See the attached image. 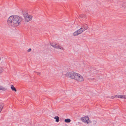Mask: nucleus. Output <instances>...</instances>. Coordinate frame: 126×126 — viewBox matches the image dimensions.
Instances as JSON below:
<instances>
[{
  "instance_id": "obj_1",
  "label": "nucleus",
  "mask_w": 126,
  "mask_h": 126,
  "mask_svg": "<svg viewBox=\"0 0 126 126\" xmlns=\"http://www.w3.org/2000/svg\"><path fill=\"white\" fill-rule=\"evenodd\" d=\"M22 20V17L17 15H13L8 18L7 23L10 26L15 27L18 26Z\"/></svg>"
},
{
  "instance_id": "obj_2",
  "label": "nucleus",
  "mask_w": 126,
  "mask_h": 126,
  "mask_svg": "<svg viewBox=\"0 0 126 126\" xmlns=\"http://www.w3.org/2000/svg\"><path fill=\"white\" fill-rule=\"evenodd\" d=\"M66 76L75 79L77 81H82L84 80L82 76L79 74L76 73L67 72Z\"/></svg>"
},
{
  "instance_id": "obj_3",
  "label": "nucleus",
  "mask_w": 126,
  "mask_h": 126,
  "mask_svg": "<svg viewBox=\"0 0 126 126\" xmlns=\"http://www.w3.org/2000/svg\"><path fill=\"white\" fill-rule=\"evenodd\" d=\"M24 17L25 21L26 22H28L32 20V16L31 15H29L28 13H26L23 14Z\"/></svg>"
},
{
  "instance_id": "obj_4",
  "label": "nucleus",
  "mask_w": 126,
  "mask_h": 126,
  "mask_svg": "<svg viewBox=\"0 0 126 126\" xmlns=\"http://www.w3.org/2000/svg\"><path fill=\"white\" fill-rule=\"evenodd\" d=\"M84 31V30L83 29V28L81 27L79 29L77 30L74 32L73 34V35L75 36H77L78 35L81 34Z\"/></svg>"
},
{
  "instance_id": "obj_5",
  "label": "nucleus",
  "mask_w": 126,
  "mask_h": 126,
  "mask_svg": "<svg viewBox=\"0 0 126 126\" xmlns=\"http://www.w3.org/2000/svg\"><path fill=\"white\" fill-rule=\"evenodd\" d=\"M51 45L54 48H57L58 49H61L64 50V48L61 46L59 44H55L54 43H52Z\"/></svg>"
},
{
  "instance_id": "obj_6",
  "label": "nucleus",
  "mask_w": 126,
  "mask_h": 126,
  "mask_svg": "<svg viewBox=\"0 0 126 126\" xmlns=\"http://www.w3.org/2000/svg\"><path fill=\"white\" fill-rule=\"evenodd\" d=\"M81 119L84 122L86 123H88L90 121L89 118L87 116H85L81 118Z\"/></svg>"
},
{
  "instance_id": "obj_7",
  "label": "nucleus",
  "mask_w": 126,
  "mask_h": 126,
  "mask_svg": "<svg viewBox=\"0 0 126 126\" xmlns=\"http://www.w3.org/2000/svg\"><path fill=\"white\" fill-rule=\"evenodd\" d=\"M115 96L118 98L122 99H126V95H115Z\"/></svg>"
},
{
  "instance_id": "obj_8",
  "label": "nucleus",
  "mask_w": 126,
  "mask_h": 126,
  "mask_svg": "<svg viewBox=\"0 0 126 126\" xmlns=\"http://www.w3.org/2000/svg\"><path fill=\"white\" fill-rule=\"evenodd\" d=\"M82 28H83L84 31H85L88 29V26L86 24H85L83 26Z\"/></svg>"
},
{
  "instance_id": "obj_9",
  "label": "nucleus",
  "mask_w": 126,
  "mask_h": 126,
  "mask_svg": "<svg viewBox=\"0 0 126 126\" xmlns=\"http://www.w3.org/2000/svg\"><path fill=\"white\" fill-rule=\"evenodd\" d=\"M123 8H126V3H124L122 5V7Z\"/></svg>"
},
{
  "instance_id": "obj_10",
  "label": "nucleus",
  "mask_w": 126,
  "mask_h": 126,
  "mask_svg": "<svg viewBox=\"0 0 126 126\" xmlns=\"http://www.w3.org/2000/svg\"><path fill=\"white\" fill-rule=\"evenodd\" d=\"M64 121L66 123H69L70 122L71 120L69 119H67L64 120Z\"/></svg>"
},
{
  "instance_id": "obj_11",
  "label": "nucleus",
  "mask_w": 126,
  "mask_h": 126,
  "mask_svg": "<svg viewBox=\"0 0 126 126\" xmlns=\"http://www.w3.org/2000/svg\"><path fill=\"white\" fill-rule=\"evenodd\" d=\"M11 88L13 91H14L15 92H16V90L15 88L13 85H12L11 86Z\"/></svg>"
},
{
  "instance_id": "obj_12",
  "label": "nucleus",
  "mask_w": 126,
  "mask_h": 126,
  "mask_svg": "<svg viewBox=\"0 0 126 126\" xmlns=\"http://www.w3.org/2000/svg\"><path fill=\"white\" fill-rule=\"evenodd\" d=\"M54 118L55 119L56 121V122H58L59 121V117L57 116H55Z\"/></svg>"
},
{
  "instance_id": "obj_13",
  "label": "nucleus",
  "mask_w": 126,
  "mask_h": 126,
  "mask_svg": "<svg viewBox=\"0 0 126 126\" xmlns=\"http://www.w3.org/2000/svg\"><path fill=\"white\" fill-rule=\"evenodd\" d=\"M6 89L5 88L2 86H0V90L3 91H5Z\"/></svg>"
},
{
  "instance_id": "obj_14",
  "label": "nucleus",
  "mask_w": 126,
  "mask_h": 126,
  "mask_svg": "<svg viewBox=\"0 0 126 126\" xmlns=\"http://www.w3.org/2000/svg\"><path fill=\"white\" fill-rule=\"evenodd\" d=\"M3 71V68L1 67H0V73L2 72Z\"/></svg>"
},
{
  "instance_id": "obj_15",
  "label": "nucleus",
  "mask_w": 126,
  "mask_h": 126,
  "mask_svg": "<svg viewBox=\"0 0 126 126\" xmlns=\"http://www.w3.org/2000/svg\"><path fill=\"white\" fill-rule=\"evenodd\" d=\"M36 73L38 75H39L40 74V73L39 72H36Z\"/></svg>"
},
{
  "instance_id": "obj_16",
  "label": "nucleus",
  "mask_w": 126,
  "mask_h": 126,
  "mask_svg": "<svg viewBox=\"0 0 126 126\" xmlns=\"http://www.w3.org/2000/svg\"><path fill=\"white\" fill-rule=\"evenodd\" d=\"M117 98V97H116L115 96H111V98L112 99H113V98Z\"/></svg>"
},
{
  "instance_id": "obj_17",
  "label": "nucleus",
  "mask_w": 126,
  "mask_h": 126,
  "mask_svg": "<svg viewBox=\"0 0 126 126\" xmlns=\"http://www.w3.org/2000/svg\"><path fill=\"white\" fill-rule=\"evenodd\" d=\"M31 50V48H29V49L28 50V52H30Z\"/></svg>"
},
{
  "instance_id": "obj_18",
  "label": "nucleus",
  "mask_w": 126,
  "mask_h": 126,
  "mask_svg": "<svg viewBox=\"0 0 126 126\" xmlns=\"http://www.w3.org/2000/svg\"><path fill=\"white\" fill-rule=\"evenodd\" d=\"M125 72H126V71H125Z\"/></svg>"
}]
</instances>
